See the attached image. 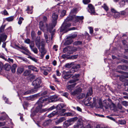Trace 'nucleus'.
I'll list each match as a JSON object with an SVG mask.
<instances>
[{"mask_svg": "<svg viewBox=\"0 0 128 128\" xmlns=\"http://www.w3.org/2000/svg\"><path fill=\"white\" fill-rule=\"evenodd\" d=\"M65 116H72L73 114L70 112H68L65 113L64 114Z\"/></svg>", "mask_w": 128, "mask_h": 128, "instance_id": "49", "label": "nucleus"}, {"mask_svg": "<svg viewBox=\"0 0 128 128\" xmlns=\"http://www.w3.org/2000/svg\"><path fill=\"white\" fill-rule=\"evenodd\" d=\"M47 92L46 91H45L42 93H39L38 94H39V96H44L46 95L47 94Z\"/></svg>", "mask_w": 128, "mask_h": 128, "instance_id": "42", "label": "nucleus"}, {"mask_svg": "<svg viewBox=\"0 0 128 128\" xmlns=\"http://www.w3.org/2000/svg\"><path fill=\"white\" fill-rule=\"evenodd\" d=\"M66 12V11L65 10H63L61 12V15L62 16H64Z\"/></svg>", "mask_w": 128, "mask_h": 128, "instance_id": "63", "label": "nucleus"}, {"mask_svg": "<svg viewBox=\"0 0 128 128\" xmlns=\"http://www.w3.org/2000/svg\"><path fill=\"white\" fill-rule=\"evenodd\" d=\"M78 119L77 117H75L72 118H70L67 120L68 122V124L69 126L72 124L74 123V122L76 120Z\"/></svg>", "mask_w": 128, "mask_h": 128, "instance_id": "13", "label": "nucleus"}, {"mask_svg": "<svg viewBox=\"0 0 128 128\" xmlns=\"http://www.w3.org/2000/svg\"><path fill=\"white\" fill-rule=\"evenodd\" d=\"M64 126L66 127H68L69 126L68 124V122L67 121V120L65 121L64 122Z\"/></svg>", "mask_w": 128, "mask_h": 128, "instance_id": "61", "label": "nucleus"}, {"mask_svg": "<svg viewBox=\"0 0 128 128\" xmlns=\"http://www.w3.org/2000/svg\"><path fill=\"white\" fill-rule=\"evenodd\" d=\"M58 113L57 111H54L51 113L49 114L48 116L49 118H51L53 117L55 115L57 114Z\"/></svg>", "mask_w": 128, "mask_h": 128, "instance_id": "24", "label": "nucleus"}, {"mask_svg": "<svg viewBox=\"0 0 128 128\" xmlns=\"http://www.w3.org/2000/svg\"><path fill=\"white\" fill-rule=\"evenodd\" d=\"M58 15L57 13H53L52 16V23L49 24V25L46 24V27L48 31L52 30L56 26L57 23V20L58 18Z\"/></svg>", "mask_w": 128, "mask_h": 128, "instance_id": "2", "label": "nucleus"}, {"mask_svg": "<svg viewBox=\"0 0 128 128\" xmlns=\"http://www.w3.org/2000/svg\"><path fill=\"white\" fill-rule=\"evenodd\" d=\"M77 8H73L71 11L70 12V14L71 15L74 14H76L77 12Z\"/></svg>", "mask_w": 128, "mask_h": 128, "instance_id": "27", "label": "nucleus"}, {"mask_svg": "<svg viewBox=\"0 0 128 128\" xmlns=\"http://www.w3.org/2000/svg\"><path fill=\"white\" fill-rule=\"evenodd\" d=\"M6 60L10 64H12L14 62L13 60L10 58H8V59H6Z\"/></svg>", "mask_w": 128, "mask_h": 128, "instance_id": "44", "label": "nucleus"}, {"mask_svg": "<svg viewBox=\"0 0 128 128\" xmlns=\"http://www.w3.org/2000/svg\"><path fill=\"white\" fill-rule=\"evenodd\" d=\"M82 90L81 88H79L75 90L73 92H72L71 94L73 96H75L76 94H78L79 92H81Z\"/></svg>", "mask_w": 128, "mask_h": 128, "instance_id": "14", "label": "nucleus"}, {"mask_svg": "<svg viewBox=\"0 0 128 128\" xmlns=\"http://www.w3.org/2000/svg\"><path fill=\"white\" fill-rule=\"evenodd\" d=\"M82 2L84 4H87L90 2V0H83Z\"/></svg>", "mask_w": 128, "mask_h": 128, "instance_id": "48", "label": "nucleus"}, {"mask_svg": "<svg viewBox=\"0 0 128 128\" xmlns=\"http://www.w3.org/2000/svg\"><path fill=\"white\" fill-rule=\"evenodd\" d=\"M76 71L75 68L73 67L72 68H71L70 70L68 71V72L70 74V73H73L75 72Z\"/></svg>", "mask_w": 128, "mask_h": 128, "instance_id": "33", "label": "nucleus"}, {"mask_svg": "<svg viewBox=\"0 0 128 128\" xmlns=\"http://www.w3.org/2000/svg\"><path fill=\"white\" fill-rule=\"evenodd\" d=\"M21 50H23L25 51L26 52L30 54V51L26 47L22 46H21Z\"/></svg>", "mask_w": 128, "mask_h": 128, "instance_id": "40", "label": "nucleus"}, {"mask_svg": "<svg viewBox=\"0 0 128 128\" xmlns=\"http://www.w3.org/2000/svg\"><path fill=\"white\" fill-rule=\"evenodd\" d=\"M42 80L40 78H38L35 79L32 82V84L35 88H39L42 82Z\"/></svg>", "mask_w": 128, "mask_h": 128, "instance_id": "5", "label": "nucleus"}, {"mask_svg": "<svg viewBox=\"0 0 128 128\" xmlns=\"http://www.w3.org/2000/svg\"><path fill=\"white\" fill-rule=\"evenodd\" d=\"M30 71L29 70H26L25 71L24 73V76H27L30 74Z\"/></svg>", "mask_w": 128, "mask_h": 128, "instance_id": "34", "label": "nucleus"}, {"mask_svg": "<svg viewBox=\"0 0 128 128\" xmlns=\"http://www.w3.org/2000/svg\"><path fill=\"white\" fill-rule=\"evenodd\" d=\"M58 47V46L56 45H55L54 46L53 48V49L55 51H56L58 50V49H57Z\"/></svg>", "mask_w": 128, "mask_h": 128, "instance_id": "64", "label": "nucleus"}, {"mask_svg": "<svg viewBox=\"0 0 128 128\" xmlns=\"http://www.w3.org/2000/svg\"><path fill=\"white\" fill-rule=\"evenodd\" d=\"M37 91V90H36V91H34V90H28L26 91V92H24V94L25 95H27L28 94H31L32 92H34V93L36 92Z\"/></svg>", "mask_w": 128, "mask_h": 128, "instance_id": "25", "label": "nucleus"}, {"mask_svg": "<svg viewBox=\"0 0 128 128\" xmlns=\"http://www.w3.org/2000/svg\"><path fill=\"white\" fill-rule=\"evenodd\" d=\"M74 16H70L66 19L64 23L62 24L61 28V30H65L71 26V24L68 22L73 20L74 21Z\"/></svg>", "mask_w": 128, "mask_h": 128, "instance_id": "3", "label": "nucleus"}, {"mask_svg": "<svg viewBox=\"0 0 128 128\" xmlns=\"http://www.w3.org/2000/svg\"><path fill=\"white\" fill-rule=\"evenodd\" d=\"M126 122L125 120H118V123L119 124L123 125L125 124Z\"/></svg>", "mask_w": 128, "mask_h": 128, "instance_id": "35", "label": "nucleus"}, {"mask_svg": "<svg viewBox=\"0 0 128 128\" xmlns=\"http://www.w3.org/2000/svg\"><path fill=\"white\" fill-rule=\"evenodd\" d=\"M114 16L115 18H118L120 16V13L117 12L113 15Z\"/></svg>", "mask_w": 128, "mask_h": 128, "instance_id": "31", "label": "nucleus"}, {"mask_svg": "<svg viewBox=\"0 0 128 128\" xmlns=\"http://www.w3.org/2000/svg\"><path fill=\"white\" fill-rule=\"evenodd\" d=\"M102 7L104 8L106 11H107L108 10V7L105 4H104Z\"/></svg>", "mask_w": 128, "mask_h": 128, "instance_id": "41", "label": "nucleus"}, {"mask_svg": "<svg viewBox=\"0 0 128 128\" xmlns=\"http://www.w3.org/2000/svg\"><path fill=\"white\" fill-rule=\"evenodd\" d=\"M26 11L27 12L28 14L30 13L31 14L32 13V10L30 9L29 6H27V8L26 10Z\"/></svg>", "mask_w": 128, "mask_h": 128, "instance_id": "38", "label": "nucleus"}, {"mask_svg": "<svg viewBox=\"0 0 128 128\" xmlns=\"http://www.w3.org/2000/svg\"><path fill=\"white\" fill-rule=\"evenodd\" d=\"M39 94H37L32 95H31L27 98V99L28 100H33L34 98H36L39 96Z\"/></svg>", "mask_w": 128, "mask_h": 128, "instance_id": "16", "label": "nucleus"}, {"mask_svg": "<svg viewBox=\"0 0 128 128\" xmlns=\"http://www.w3.org/2000/svg\"><path fill=\"white\" fill-rule=\"evenodd\" d=\"M79 80L78 79H74L73 80H72L67 82V84H72L73 83H74L75 82Z\"/></svg>", "mask_w": 128, "mask_h": 128, "instance_id": "29", "label": "nucleus"}, {"mask_svg": "<svg viewBox=\"0 0 128 128\" xmlns=\"http://www.w3.org/2000/svg\"><path fill=\"white\" fill-rule=\"evenodd\" d=\"M4 68L5 70L9 71L11 68V66L8 64H6L4 66Z\"/></svg>", "mask_w": 128, "mask_h": 128, "instance_id": "21", "label": "nucleus"}, {"mask_svg": "<svg viewBox=\"0 0 128 128\" xmlns=\"http://www.w3.org/2000/svg\"><path fill=\"white\" fill-rule=\"evenodd\" d=\"M11 29V27H10L6 29L5 30V32L6 33H8Z\"/></svg>", "mask_w": 128, "mask_h": 128, "instance_id": "51", "label": "nucleus"}, {"mask_svg": "<svg viewBox=\"0 0 128 128\" xmlns=\"http://www.w3.org/2000/svg\"><path fill=\"white\" fill-rule=\"evenodd\" d=\"M75 68V70L76 71L80 68V64H77L73 67Z\"/></svg>", "mask_w": 128, "mask_h": 128, "instance_id": "46", "label": "nucleus"}, {"mask_svg": "<svg viewBox=\"0 0 128 128\" xmlns=\"http://www.w3.org/2000/svg\"><path fill=\"white\" fill-rule=\"evenodd\" d=\"M44 44H42V46L38 48L41 53H46V51L44 48Z\"/></svg>", "mask_w": 128, "mask_h": 128, "instance_id": "11", "label": "nucleus"}, {"mask_svg": "<svg viewBox=\"0 0 128 128\" xmlns=\"http://www.w3.org/2000/svg\"><path fill=\"white\" fill-rule=\"evenodd\" d=\"M24 20V19L22 17H20L19 18L18 20V24L20 25L21 24Z\"/></svg>", "mask_w": 128, "mask_h": 128, "instance_id": "36", "label": "nucleus"}, {"mask_svg": "<svg viewBox=\"0 0 128 128\" xmlns=\"http://www.w3.org/2000/svg\"><path fill=\"white\" fill-rule=\"evenodd\" d=\"M77 36L76 34H73L70 36H69L67 37V39L70 38L72 39L75 38Z\"/></svg>", "mask_w": 128, "mask_h": 128, "instance_id": "37", "label": "nucleus"}, {"mask_svg": "<svg viewBox=\"0 0 128 128\" xmlns=\"http://www.w3.org/2000/svg\"><path fill=\"white\" fill-rule=\"evenodd\" d=\"M28 68L31 70L38 72V69L35 66L33 65H29L28 66Z\"/></svg>", "mask_w": 128, "mask_h": 128, "instance_id": "15", "label": "nucleus"}, {"mask_svg": "<svg viewBox=\"0 0 128 128\" xmlns=\"http://www.w3.org/2000/svg\"><path fill=\"white\" fill-rule=\"evenodd\" d=\"M80 76L79 74H76L72 76V78L74 79H78V78Z\"/></svg>", "mask_w": 128, "mask_h": 128, "instance_id": "56", "label": "nucleus"}, {"mask_svg": "<svg viewBox=\"0 0 128 128\" xmlns=\"http://www.w3.org/2000/svg\"><path fill=\"white\" fill-rule=\"evenodd\" d=\"M63 52L64 53L67 52L68 54L72 53V50L71 47L70 46H67L64 48L63 49Z\"/></svg>", "mask_w": 128, "mask_h": 128, "instance_id": "9", "label": "nucleus"}, {"mask_svg": "<svg viewBox=\"0 0 128 128\" xmlns=\"http://www.w3.org/2000/svg\"><path fill=\"white\" fill-rule=\"evenodd\" d=\"M7 36L4 33L2 34L0 36V40L2 42H4L7 38Z\"/></svg>", "mask_w": 128, "mask_h": 128, "instance_id": "18", "label": "nucleus"}, {"mask_svg": "<svg viewBox=\"0 0 128 128\" xmlns=\"http://www.w3.org/2000/svg\"><path fill=\"white\" fill-rule=\"evenodd\" d=\"M72 64L71 63H67L65 65V66L66 68H70Z\"/></svg>", "mask_w": 128, "mask_h": 128, "instance_id": "52", "label": "nucleus"}, {"mask_svg": "<svg viewBox=\"0 0 128 128\" xmlns=\"http://www.w3.org/2000/svg\"><path fill=\"white\" fill-rule=\"evenodd\" d=\"M62 94H61V95L63 96H64L66 98H68V96L69 95V94L68 92H63V93L62 92Z\"/></svg>", "mask_w": 128, "mask_h": 128, "instance_id": "43", "label": "nucleus"}, {"mask_svg": "<svg viewBox=\"0 0 128 128\" xmlns=\"http://www.w3.org/2000/svg\"><path fill=\"white\" fill-rule=\"evenodd\" d=\"M85 35L86 36V37H87V39L88 40H90V36L89 34L86 32H85L84 33Z\"/></svg>", "mask_w": 128, "mask_h": 128, "instance_id": "39", "label": "nucleus"}, {"mask_svg": "<svg viewBox=\"0 0 128 128\" xmlns=\"http://www.w3.org/2000/svg\"><path fill=\"white\" fill-rule=\"evenodd\" d=\"M87 9L88 12L92 14H94L95 13L94 7L91 4L88 5Z\"/></svg>", "mask_w": 128, "mask_h": 128, "instance_id": "7", "label": "nucleus"}, {"mask_svg": "<svg viewBox=\"0 0 128 128\" xmlns=\"http://www.w3.org/2000/svg\"><path fill=\"white\" fill-rule=\"evenodd\" d=\"M122 69L124 70H126L127 69V66H121Z\"/></svg>", "mask_w": 128, "mask_h": 128, "instance_id": "58", "label": "nucleus"}, {"mask_svg": "<svg viewBox=\"0 0 128 128\" xmlns=\"http://www.w3.org/2000/svg\"><path fill=\"white\" fill-rule=\"evenodd\" d=\"M92 94V89H90L89 90L88 92H87L86 95L85 97L86 98L87 96H89L91 95Z\"/></svg>", "mask_w": 128, "mask_h": 128, "instance_id": "30", "label": "nucleus"}, {"mask_svg": "<svg viewBox=\"0 0 128 128\" xmlns=\"http://www.w3.org/2000/svg\"><path fill=\"white\" fill-rule=\"evenodd\" d=\"M17 67V65L16 64H13L11 67V70L12 72L14 73L16 72V69Z\"/></svg>", "mask_w": 128, "mask_h": 128, "instance_id": "23", "label": "nucleus"}, {"mask_svg": "<svg viewBox=\"0 0 128 128\" xmlns=\"http://www.w3.org/2000/svg\"><path fill=\"white\" fill-rule=\"evenodd\" d=\"M72 50V53L74 52H75L77 50V49L76 47H71Z\"/></svg>", "mask_w": 128, "mask_h": 128, "instance_id": "59", "label": "nucleus"}, {"mask_svg": "<svg viewBox=\"0 0 128 128\" xmlns=\"http://www.w3.org/2000/svg\"><path fill=\"white\" fill-rule=\"evenodd\" d=\"M30 59H31L33 61H34V62H37L38 61V60L37 58H36L34 57H32L31 56H30Z\"/></svg>", "mask_w": 128, "mask_h": 128, "instance_id": "47", "label": "nucleus"}, {"mask_svg": "<svg viewBox=\"0 0 128 128\" xmlns=\"http://www.w3.org/2000/svg\"><path fill=\"white\" fill-rule=\"evenodd\" d=\"M66 118L64 117H62L60 118L59 119L56 120L55 122V123L56 124L58 125L59 123L62 122L64 121L65 120Z\"/></svg>", "mask_w": 128, "mask_h": 128, "instance_id": "17", "label": "nucleus"}, {"mask_svg": "<svg viewBox=\"0 0 128 128\" xmlns=\"http://www.w3.org/2000/svg\"><path fill=\"white\" fill-rule=\"evenodd\" d=\"M72 75V74H70L68 71H64L62 74V76L64 79L67 80L70 78Z\"/></svg>", "mask_w": 128, "mask_h": 128, "instance_id": "8", "label": "nucleus"}, {"mask_svg": "<svg viewBox=\"0 0 128 128\" xmlns=\"http://www.w3.org/2000/svg\"><path fill=\"white\" fill-rule=\"evenodd\" d=\"M126 10H125L122 11L120 12V16L121 15H125L126 14V10Z\"/></svg>", "mask_w": 128, "mask_h": 128, "instance_id": "50", "label": "nucleus"}, {"mask_svg": "<svg viewBox=\"0 0 128 128\" xmlns=\"http://www.w3.org/2000/svg\"><path fill=\"white\" fill-rule=\"evenodd\" d=\"M82 42L80 41H76L73 43V44L75 46H77L82 44Z\"/></svg>", "mask_w": 128, "mask_h": 128, "instance_id": "32", "label": "nucleus"}, {"mask_svg": "<svg viewBox=\"0 0 128 128\" xmlns=\"http://www.w3.org/2000/svg\"><path fill=\"white\" fill-rule=\"evenodd\" d=\"M65 42L64 44L66 45H68L71 44L73 42L72 39L68 38Z\"/></svg>", "mask_w": 128, "mask_h": 128, "instance_id": "20", "label": "nucleus"}, {"mask_svg": "<svg viewBox=\"0 0 128 128\" xmlns=\"http://www.w3.org/2000/svg\"><path fill=\"white\" fill-rule=\"evenodd\" d=\"M47 21V18L46 16H44L43 18V20L39 22V28L42 30L44 29V24L46 23Z\"/></svg>", "mask_w": 128, "mask_h": 128, "instance_id": "6", "label": "nucleus"}, {"mask_svg": "<svg viewBox=\"0 0 128 128\" xmlns=\"http://www.w3.org/2000/svg\"><path fill=\"white\" fill-rule=\"evenodd\" d=\"M76 84V83H74L73 84L69 85L67 86V88L69 90H72V88L74 87Z\"/></svg>", "mask_w": 128, "mask_h": 128, "instance_id": "28", "label": "nucleus"}, {"mask_svg": "<svg viewBox=\"0 0 128 128\" xmlns=\"http://www.w3.org/2000/svg\"><path fill=\"white\" fill-rule=\"evenodd\" d=\"M24 70V68L23 67H21L18 68L17 70L18 74H21L22 72Z\"/></svg>", "mask_w": 128, "mask_h": 128, "instance_id": "22", "label": "nucleus"}, {"mask_svg": "<svg viewBox=\"0 0 128 128\" xmlns=\"http://www.w3.org/2000/svg\"><path fill=\"white\" fill-rule=\"evenodd\" d=\"M31 36L32 38H34L35 36V33L34 31H32L31 32Z\"/></svg>", "mask_w": 128, "mask_h": 128, "instance_id": "60", "label": "nucleus"}, {"mask_svg": "<svg viewBox=\"0 0 128 128\" xmlns=\"http://www.w3.org/2000/svg\"><path fill=\"white\" fill-rule=\"evenodd\" d=\"M30 47L32 51L35 54H37L38 51L37 48L34 47V43H32L30 45Z\"/></svg>", "mask_w": 128, "mask_h": 128, "instance_id": "10", "label": "nucleus"}, {"mask_svg": "<svg viewBox=\"0 0 128 128\" xmlns=\"http://www.w3.org/2000/svg\"><path fill=\"white\" fill-rule=\"evenodd\" d=\"M78 56L77 55H76L71 56L70 57V59H75L77 58Z\"/></svg>", "mask_w": 128, "mask_h": 128, "instance_id": "55", "label": "nucleus"}, {"mask_svg": "<svg viewBox=\"0 0 128 128\" xmlns=\"http://www.w3.org/2000/svg\"><path fill=\"white\" fill-rule=\"evenodd\" d=\"M40 72L43 73L45 76H47L51 72L52 69L50 67L44 66H42L40 68Z\"/></svg>", "mask_w": 128, "mask_h": 128, "instance_id": "4", "label": "nucleus"}, {"mask_svg": "<svg viewBox=\"0 0 128 128\" xmlns=\"http://www.w3.org/2000/svg\"><path fill=\"white\" fill-rule=\"evenodd\" d=\"M122 104L123 105L125 106H128V102L124 101L122 102Z\"/></svg>", "mask_w": 128, "mask_h": 128, "instance_id": "45", "label": "nucleus"}, {"mask_svg": "<svg viewBox=\"0 0 128 128\" xmlns=\"http://www.w3.org/2000/svg\"><path fill=\"white\" fill-rule=\"evenodd\" d=\"M40 39H36V45L37 47H38L42 46V44H44V43L43 42L40 43Z\"/></svg>", "mask_w": 128, "mask_h": 128, "instance_id": "19", "label": "nucleus"}, {"mask_svg": "<svg viewBox=\"0 0 128 128\" xmlns=\"http://www.w3.org/2000/svg\"><path fill=\"white\" fill-rule=\"evenodd\" d=\"M53 76V78H54V79L55 80V81L56 82H59V81L58 80V79L56 78V76H55V75H54Z\"/></svg>", "mask_w": 128, "mask_h": 128, "instance_id": "62", "label": "nucleus"}, {"mask_svg": "<svg viewBox=\"0 0 128 128\" xmlns=\"http://www.w3.org/2000/svg\"><path fill=\"white\" fill-rule=\"evenodd\" d=\"M74 22H78L84 19V17L83 16H78L74 15Z\"/></svg>", "mask_w": 128, "mask_h": 128, "instance_id": "12", "label": "nucleus"}, {"mask_svg": "<svg viewBox=\"0 0 128 128\" xmlns=\"http://www.w3.org/2000/svg\"><path fill=\"white\" fill-rule=\"evenodd\" d=\"M56 96H51L50 99L48 98L47 96H42L39 98L36 104V106H37L35 110V112H40L41 108L42 106V104L48 102L49 101L50 102H53L56 100Z\"/></svg>", "mask_w": 128, "mask_h": 128, "instance_id": "1", "label": "nucleus"}, {"mask_svg": "<svg viewBox=\"0 0 128 128\" xmlns=\"http://www.w3.org/2000/svg\"><path fill=\"white\" fill-rule=\"evenodd\" d=\"M125 2L124 0H122L120 2V4L121 6H122L125 4Z\"/></svg>", "mask_w": 128, "mask_h": 128, "instance_id": "53", "label": "nucleus"}, {"mask_svg": "<svg viewBox=\"0 0 128 128\" xmlns=\"http://www.w3.org/2000/svg\"><path fill=\"white\" fill-rule=\"evenodd\" d=\"M14 16H11L8 17L7 18H6V20L8 22H11L12 21L14 18Z\"/></svg>", "mask_w": 128, "mask_h": 128, "instance_id": "26", "label": "nucleus"}, {"mask_svg": "<svg viewBox=\"0 0 128 128\" xmlns=\"http://www.w3.org/2000/svg\"><path fill=\"white\" fill-rule=\"evenodd\" d=\"M58 106H59V107H61V108L66 107V106L63 104H58Z\"/></svg>", "mask_w": 128, "mask_h": 128, "instance_id": "54", "label": "nucleus"}, {"mask_svg": "<svg viewBox=\"0 0 128 128\" xmlns=\"http://www.w3.org/2000/svg\"><path fill=\"white\" fill-rule=\"evenodd\" d=\"M89 29L90 32V34H92L93 33V28L92 27H88Z\"/></svg>", "mask_w": 128, "mask_h": 128, "instance_id": "57", "label": "nucleus"}]
</instances>
